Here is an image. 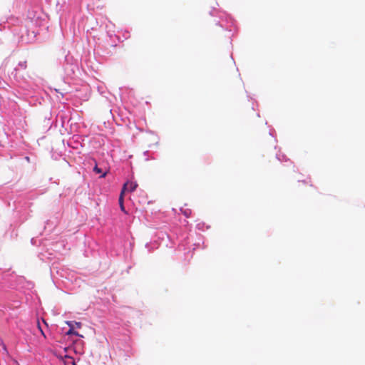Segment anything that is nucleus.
<instances>
[{"mask_svg":"<svg viewBox=\"0 0 365 365\" xmlns=\"http://www.w3.org/2000/svg\"><path fill=\"white\" fill-rule=\"evenodd\" d=\"M106 173H103L102 174L101 177H102V178H103V177H105V176H106Z\"/></svg>","mask_w":365,"mask_h":365,"instance_id":"1a4fd4ad","label":"nucleus"},{"mask_svg":"<svg viewBox=\"0 0 365 365\" xmlns=\"http://www.w3.org/2000/svg\"><path fill=\"white\" fill-rule=\"evenodd\" d=\"M66 324L70 327L71 328V327H73V322H71V321H67L66 322Z\"/></svg>","mask_w":365,"mask_h":365,"instance_id":"0eeeda50","label":"nucleus"},{"mask_svg":"<svg viewBox=\"0 0 365 365\" xmlns=\"http://www.w3.org/2000/svg\"><path fill=\"white\" fill-rule=\"evenodd\" d=\"M37 325H38V328L39 331H41V333L42 334V335H43V336H45V334H44V333H43V330H42V329H41V325H40L39 322H38Z\"/></svg>","mask_w":365,"mask_h":365,"instance_id":"423d86ee","label":"nucleus"},{"mask_svg":"<svg viewBox=\"0 0 365 365\" xmlns=\"http://www.w3.org/2000/svg\"><path fill=\"white\" fill-rule=\"evenodd\" d=\"M75 324L76 325V327L78 328H81V322H75Z\"/></svg>","mask_w":365,"mask_h":365,"instance_id":"6e6552de","label":"nucleus"},{"mask_svg":"<svg viewBox=\"0 0 365 365\" xmlns=\"http://www.w3.org/2000/svg\"><path fill=\"white\" fill-rule=\"evenodd\" d=\"M138 187V184L135 182H127L124 184L122 190L125 192V190L133 192Z\"/></svg>","mask_w":365,"mask_h":365,"instance_id":"f257e3e1","label":"nucleus"},{"mask_svg":"<svg viewBox=\"0 0 365 365\" xmlns=\"http://www.w3.org/2000/svg\"><path fill=\"white\" fill-rule=\"evenodd\" d=\"M43 322L47 326V324L46 322H45V320L43 319Z\"/></svg>","mask_w":365,"mask_h":365,"instance_id":"9d476101","label":"nucleus"},{"mask_svg":"<svg viewBox=\"0 0 365 365\" xmlns=\"http://www.w3.org/2000/svg\"><path fill=\"white\" fill-rule=\"evenodd\" d=\"M93 171L96 173H102V170L96 165L93 168Z\"/></svg>","mask_w":365,"mask_h":365,"instance_id":"39448f33","label":"nucleus"},{"mask_svg":"<svg viewBox=\"0 0 365 365\" xmlns=\"http://www.w3.org/2000/svg\"><path fill=\"white\" fill-rule=\"evenodd\" d=\"M66 334L67 335L75 334L76 336H79L78 333L74 331L73 327H71V328L69 329V330L66 332ZM80 336H82L80 335Z\"/></svg>","mask_w":365,"mask_h":365,"instance_id":"20e7f679","label":"nucleus"},{"mask_svg":"<svg viewBox=\"0 0 365 365\" xmlns=\"http://www.w3.org/2000/svg\"><path fill=\"white\" fill-rule=\"evenodd\" d=\"M60 359L63 362L64 365H76V362L73 357L68 355L61 356Z\"/></svg>","mask_w":365,"mask_h":365,"instance_id":"f03ea898","label":"nucleus"},{"mask_svg":"<svg viewBox=\"0 0 365 365\" xmlns=\"http://www.w3.org/2000/svg\"><path fill=\"white\" fill-rule=\"evenodd\" d=\"M123 195H124V192H123V190H121V192L120 194V196H119V205H120V210L124 212H125V207H124V205H123Z\"/></svg>","mask_w":365,"mask_h":365,"instance_id":"7ed1b4c3","label":"nucleus"}]
</instances>
